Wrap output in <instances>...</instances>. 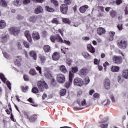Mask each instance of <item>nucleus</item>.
Here are the masks:
<instances>
[{"label":"nucleus","instance_id":"obj_1","mask_svg":"<svg viewBox=\"0 0 128 128\" xmlns=\"http://www.w3.org/2000/svg\"><path fill=\"white\" fill-rule=\"evenodd\" d=\"M50 40L52 42H56L58 41L60 42L65 44H67V46H70V42L69 40H63L58 35V36H51Z\"/></svg>","mask_w":128,"mask_h":128},{"label":"nucleus","instance_id":"obj_2","mask_svg":"<svg viewBox=\"0 0 128 128\" xmlns=\"http://www.w3.org/2000/svg\"><path fill=\"white\" fill-rule=\"evenodd\" d=\"M0 78L4 82V84H6L10 90H12V84H10V82L6 78V76H4V75L2 73H0Z\"/></svg>","mask_w":128,"mask_h":128},{"label":"nucleus","instance_id":"obj_3","mask_svg":"<svg viewBox=\"0 0 128 128\" xmlns=\"http://www.w3.org/2000/svg\"><path fill=\"white\" fill-rule=\"evenodd\" d=\"M38 86L40 92H44V88H48V84L44 81H38Z\"/></svg>","mask_w":128,"mask_h":128},{"label":"nucleus","instance_id":"obj_4","mask_svg":"<svg viewBox=\"0 0 128 128\" xmlns=\"http://www.w3.org/2000/svg\"><path fill=\"white\" fill-rule=\"evenodd\" d=\"M8 32L13 36H18L20 34V28L16 27H12L8 28Z\"/></svg>","mask_w":128,"mask_h":128},{"label":"nucleus","instance_id":"obj_5","mask_svg":"<svg viewBox=\"0 0 128 128\" xmlns=\"http://www.w3.org/2000/svg\"><path fill=\"white\" fill-rule=\"evenodd\" d=\"M56 80L59 84H64L66 82V76L62 74H58L56 76Z\"/></svg>","mask_w":128,"mask_h":128},{"label":"nucleus","instance_id":"obj_6","mask_svg":"<svg viewBox=\"0 0 128 128\" xmlns=\"http://www.w3.org/2000/svg\"><path fill=\"white\" fill-rule=\"evenodd\" d=\"M118 46L120 48H121L122 50H126L128 46V43L126 40H121L118 42Z\"/></svg>","mask_w":128,"mask_h":128},{"label":"nucleus","instance_id":"obj_7","mask_svg":"<svg viewBox=\"0 0 128 128\" xmlns=\"http://www.w3.org/2000/svg\"><path fill=\"white\" fill-rule=\"evenodd\" d=\"M10 40V37L8 36V34L4 33L0 36V40L1 42H3L4 44L8 42V40Z\"/></svg>","mask_w":128,"mask_h":128},{"label":"nucleus","instance_id":"obj_8","mask_svg":"<svg viewBox=\"0 0 128 128\" xmlns=\"http://www.w3.org/2000/svg\"><path fill=\"white\" fill-rule=\"evenodd\" d=\"M113 62L116 64H122V58L120 56H114L112 58Z\"/></svg>","mask_w":128,"mask_h":128},{"label":"nucleus","instance_id":"obj_9","mask_svg":"<svg viewBox=\"0 0 128 128\" xmlns=\"http://www.w3.org/2000/svg\"><path fill=\"white\" fill-rule=\"evenodd\" d=\"M74 76V74L72 73V71L69 72V81L65 84V88H68L70 86L72 85V77Z\"/></svg>","mask_w":128,"mask_h":128},{"label":"nucleus","instance_id":"obj_10","mask_svg":"<svg viewBox=\"0 0 128 128\" xmlns=\"http://www.w3.org/2000/svg\"><path fill=\"white\" fill-rule=\"evenodd\" d=\"M68 6L66 4H62L60 6V11L64 14H66L68 13Z\"/></svg>","mask_w":128,"mask_h":128},{"label":"nucleus","instance_id":"obj_11","mask_svg":"<svg viewBox=\"0 0 128 128\" xmlns=\"http://www.w3.org/2000/svg\"><path fill=\"white\" fill-rule=\"evenodd\" d=\"M104 86L106 90H110V79L106 78L104 82Z\"/></svg>","mask_w":128,"mask_h":128},{"label":"nucleus","instance_id":"obj_12","mask_svg":"<svg viewBox=\"0 0 128 128\" xmlns=\"http://www.w3.org/2000/svg\"><path fill=\"white\" fill-rule=\"evenodd\" d=\"M32 38L34 40H38L40 38V34L36 32H34L32 33Z\"/></svg>","mask_w":128,"mask_h":128},{"label":"nucleus","instance_id":"obj_13","mask_svg":"<svg viewBox=\"0 0 128 128\" xmlns=\"http://www.w3.org/2000/svg\"><path fill=\"white\" fill-rule=\"evenodd\" d=\"M44 76L45 78H48V80H54L52 74L50 71H45Z\"/></svg>","mask_w":128,"mask_h":128},{"label":"nucleus","instance_id":"obj_14","mask_svg":"<svg viewBox=\"0 0 128 128\" xmlns=\"http://www.w3.org/2000/svg\"><path fill=\"white\" fill-rule=\"evenodd\" d=\"M44 12V9L42 6H38L34 10V12L36 14H42Z\"/></svg>","mask_w":128,"mask_h":128},{"label":"nucleus","instance_id":"obj_15","mask_svg":"<svg viewBox=\"0 0 128 128\" xmlns=\"http://www.w3.org/2000/svg\"><path fill=\"white\" fill-rule=\"evenodd\" d=\"M114 34H116V32H109V36L107 38L108 40H110V42L114 40Z\"/></svg>","mask_w":128,"mask_h":128},{"label":"nucleus","instance_id":"obj_16","mask_svg":"<svg viewBox=\"0 0 128 128\" xmlns=\"http://www.w3.org/2000/svg\"><path fill=\"white\" fill-rule=\"evenodd\" d=\"M24 36L26 38L28 41L30 42H32V36H30V34L28 30H26L24 32Z\"/></svg>","mask_w":128,"mask_h":128},{"label":"nucleus","instance_id":"obj_17","mask_svg":"<svg viewBox=\"0 0 128 128\" xmlns=\"http://www.w3.org/2000/svg\"><path fill=\"white\" fill-rule=\"evenodd\" d=\"M90 78L86 77L84 81L82 80H81V86H86L90 84Z\"/></svg>","mask_w":128,"mask_h":128},{"label":"nucleus","instance_id":"obj_18","mask_svg":"<svg viewBox=\"0 0 128 128\" xmlns=\"http://www.w3.org/2000/svg\"><path fill=\"white\" fill-rule=\"evenodd\" d=\"M97 34L99 36H102V34H106V29L102 28H98Z\"/></svg>","mask_w":128,"mask_h":128},{"label":"nucleus","instance_id":"obj_19","mask_svg":"<svg viewBox=\"0 0 128 128\" xmlns=\"http://www.w3.org/2000/svg\"><path fill=\"white\" fill-rule=\"evenodd\" d=\"M38 20V17L36 16H31L28 18V20L30 22L34 23L37 22Z\"/></svg>","mask_w":128,"mask_h":128},{"label":"nucleus","instance_id":"obj_20","mask_svg":"<svg viewBox=\"0 0 128 128\" xmlns=\"http://www.w3.org/2000/svg\"><path fill=\"white\" fill-rule=\"evenodd\" d=\"M52 58L54 60H60V53L55 52L52 56Z\"/></svg>","mask_w":128,"mask_h":128},{"label":"nucleus","instance_id":"obj_21","mask_svg":"<svg viewBox=\"0 0 128 128\" xmlns=\"http://www.w3.org/2000/svg\"><path fill=\"white\" fill-rule=\"evenodd\" d=\"M87 48L89 52L92 54H94V52H96V49H94V48L92 44H88Z\"/></svg>","mask_w":128,"mask_h":128},{"label":"nucleus","instance_id":"obj_22","mask_svg":"<svg viewBox=\"0 0 128 128\" xmlns=\"http://www.w3.org/2000/svg\"><path fill=\"white\" fill-rule=\"evenodd\" d=\"M24 115L26 118H28V120H30L31 122H34L36 120V117L31 116L29 118L28 116V114H26V113H24Z\"/></svg>","mask_w":128,"mask_h":128},{"label":"nucleus","instance_id":"obj_23","mask_svg":"<svg viewBox=\"0 0 128 128\" xmlns=\"http://www.w3.org/2000/svg\"><path fill=\"white\" fill-rule=\"evenodd\" d=\"M122 76L126 78V80H128V70H124L122 72Z\"/></svg>","mask_w":128,"mask_h":128},{"label":"nucleus","instance_id":"obj_24","mask_svg":"<svg viewBox=\"0 0 128 128\" xmlns=\"http://www.w3.org/2000/svg\"><path fill=\"white\" fill-rule=\"evenodd\" d=\"M74 86H80V78H76L74 80Z\"/></svg>","mask_w":128,"mask_h":128},{"label":"nucleus","instance_id":"obj_25","mask_svg":"<svg viewBox=\"0 0 128 128\" xmlns=\"http://www.w3.org/2000/svg\"><path fill=\"white\" fill-rule=\"evenodd\" d=\"M20 62H22V57L17 56L16 57V60L15 61V64L20 66Z\"/></svg>","mask_w":128,"mask_h":128},{"label":"nucleus","instance_id":"obj_26","mask_svg":"<svg viewBox=\"0 0 128 128\" xmlns=\"http://www.w3.org/2000/svg\"><path fill=\"white\" fill-rule=\"evenodd\" d=\"M6 26V21L4 20H0V30H2V28H4Z\"/></svg>","mask_w":128,"mask_h":128},{"label":"nucleus","instance_id":"obj_27","mask_svg":"<svg viewBox=\"0 0 128 128\" xmlns=\"http://www.w3.org/2000/svg\"><path fill=\"white\" fill-rule=\"evenodd\" d=\"M88 8V5H84L80 7V12L84 14L86 12V10Z\"/></svg>","mask_w":128,"mask_h":128},{"label":"nucleus","instance_id":"obj_28","mask_svg":"<svg viewBox=\"0 0 128 128\" xmlns=\"http://www.w3.org/2000/svg\"><path fill=\"white\" fill-rule=\"evenodd\" d=\"M29 54L32 58L36 60V53L35 51L31 50L29 52Z\"/></svg>","mask_w":128,"mask_h":128},{"label":"nucleus","instance_id":"obj_29","mask_svg":"<svg viewBox=\"0 0 128 128\" xmlns=\"http://www.w3.org/2000/svg\"><path fill=\"white\" fill-rule=\"evenodd\" d=\"M22 4V0H15L14 1V4L16 6H20Z\"/></svg>","mask_w":128,"mask_h":128},{"label":"nucleus","instance_id":"obj_30","mask_svg":"<svg viewBox=\"0 0 128 128\" xmlns=\"http://www.w3.org/2000/svg\"><path fill=\"white\" fill-rule=\"evenodd\" d=\"M111 70L113 72H118L120 70V66H112L111 67Z\"/></svg>","mask_w":128,"mask_h":128},{"label":"nucleus","instance_id":"obj_31","mask_svg":"<svg viewBox=\"0 0 128 128\" xmlns=\"http://www.w3.org/2000/svg\"><path fill=\"white\" fill-rule=\"evenodd\" d=\"M60 70L61 72H62V74H66L68 72L66 68V66L64 65H62L60 66Z\"/></svg>","mask_w":128,"mask_h":128},{"label":"nucleus","instance_id":"obj_32","mask_svg":"<svg viewBox=\"0 0 128 128\" xmlns=\"http://www.w3.org/2000/svg\"><path fill=\"white\" fill-rule=\"evenodd\" d=\"M40 60L42 64H44L46 60V58L42 55H39Z\"/></svg>","mask_w":128,"mask_h":128},{"label":"nucleus","instance_id":"obj_33","mask_svg":"<svg viewBox=\"0 0 128 128\" xmlns=\"http://www.w3.org/2000/svg\"><path fill=\"white\" fill-rule=\"evenodd\" d=\"M0 6H3L4 8H6L8 3H6V0H0Z\"/></svg>","mask_w":128,"mask_h":128},{"label":"nucleus","instance_id":"obj_34","mask_svg":"<svg viewBox=\"0 0 128 128\" xmlns=\"http://www.w3.org/2000/svg\"><path fill=\"white\" fill-rule=\"evenodd\" d=\"M88 69L86 68H83L80 70V74L81 76H86L88 74Z\"/></svg>","mask_w":128,"mask_h":128},{"label":"nucleus","instance_id":"obj_35","mask_svg":"<svg viewBox=\"0 0 128 128\" xmlns=\"http://www.w3.org/2000/svg\"><path fill=\"white\" fill-rule=\"evenodd\" d=\"M51 22L52 24H60V20H58V19L57 18H54Z\"/></svg>","mask_w":128,"mask_h":128},{"label":"nucleus","instance_id":"obj_36","mask_svg":"<svg viewBox=\"0 0 128 128\" xmlns=\"http://www.w3.org/2000/svg\"><path fill=\"white\" fill-rule=\"evenodd\" d=\"M44 50L46 52H50V46L48 45L44 46Z\"/></svg>","mask_w":128,"mask_h":128},{"label":"nucleus","instance_id":"obj_37","mask_svg":"<svg viewBox=\"0 0 128 128\" xmlns=\"http://www.w3.org/2000/svg\"><path fill=\"white\" fill-rule=\"evenodd\" d=\"M110 104V100L108 99H107L106 100H104L103 102H102V104L103 106H109Z\"/></svg>","mask_w":128,"mask_h":128},{"label":"nucleus","instance_id":"obj_38","mask_svg":"<svg viewBox=\"0 0 128 128\" xmlns=\"http://www.w3.org/2000/svg\"><path fill=\"white\" fill-rule=\"evenodd\" d=\"M45 10L47 12H54V9L50 7L49 6H46L45 7Z\"/></svg>","mask_w":128,"mask_h":128},{"label":"nucleus","instance_id":"obj_39","mask_svg":"<svg viewBox=\"0 0 128 128\" xmlns=\"http://www.w3.org/2000/svg\"><path fill=\"white\" fill-rule=\"evenodd\" d=\"M86 104H87V103H86V100H83L82 101V106H84L83 108H80V110H84V108H86Z\"/></svg>","mask_w":128,"mask_h":128},{"label":"nucleus","instance_id":"obj_40","mask_svg":"<svg viewBox=\"0 0 128 128\" xmlns=\"http://www.w3.org/2000/svg\"><path fill=\"white\" fill-rule=\"evenodd\" d=\"M22 42H23V44H24V46L25 48H30V43H28V42L26 40H24Z\"/></svg>","mask_w":128,"mask_h":128},{"label":"nucleus","instance_id":"obj_41","mask_svg":"<svg viewBox=\"0 0 128 128\" xmlns=\"http://www.w3.org/2000/svg\"><path fill=\"white\" fill-rule=\"evenodd\" d=\"M51 3L53 4L56 8V6H58V2L56 0H50Z\"/></svg>","mask_w":128,"mask_h":128},{"label":"nucleus","instance_id":"obj_42","mask_svg":"<svg viewBox=\"0 0 128 128\" xmlns=\"http://www.w3.org/2000/svg\"><path fill=\"white\" fill-rule=\"evenodd\" d=\"M60 96H64L66 94V89H62L60 90Z\"/></svg>","mask_w":128,"mask_h":128},{"label":"nucleus","instance_id":"obj_43","mask_svg":"<svg viewBox=\"0 0 128 128\" xmlns=\"http://www.w3.org/2000/svg\"><path fill=\"white\" fill-rule=\"evenodd\" d=\"M2 54H3L4 56L6 58H7V60H10V55L8 54V53H6V52L2 51Z\"/></svg>","mask_w":128,"mask_h":128},{"label":"nucleus","instance_id":"obj_44","mask_svg":"<svg viewBox=\"0 0 128 128\" xmlns=\"http://www.w3.org/2000/svg\"><path fill=\"white\" fill-rule=\"evenodd\" d=\"M124 78L123 76H119L118 77V82L120 84H122L124 80Z\"/></svg>","mask_w":128,"mask_h":128},{"label":"nucleus","instance_id":"obj_45","mask_svg":"<svg viewBox=\"0 0 128 128\" xmlns=\"http://www.w3.org/2000/svg\"><path fill=\"white\" fill-rule=\"evenodd\" d=\"M29 74H32V76H36V70L34 68L30 69Z\"/></svg>","mask_w":128,"mask_h":128},{"label":"nucleus","instance_id":"obj_46","mask_svg":"<svg viewBox=\"0 0 128 128\" xmlns=\"http://www.w3.org/2000/svg\"><path fill=\"white\" fill-rule=\"evenodd\" d=\"M122 23H119L118 26L117 28L119 30H124V28L122 27Z\"/></svg>","mask_w":128,"mask_h":128},{"label":"nucleus","instance_id":"obj_47","mask_svg":"<svg viewBox=\"0 0 128 128\" xmlns=\"http://www.w3.org/2000/svg\"><path fill=\"white\" fill-rule=\"evenodd\" d=\"M82 56L85 58H88V56H90V54H88V53L87 52H82Z\"/></svg>","mask_w":128,"mask_h":128},{"label":"nucleus","instance_id":"obj_48","mask_svg":"<svg viewBox=\"0 0 128 128\" xmlns=\"http://www.w3.org/2000/svg\"><path fill=\"white\" fill-rule=\"evenodd\" d=\"M32 92H33V94H38V88L34 87L32 88Z\"/></svg>","mask_w":128,"mask_h":128},{"label":"nucleus","instance_id":"obj_49","mask_svg":"<svg viewBox=\"0 0 128 128\" xmlns=\"http://www.w3.org/2000/svg\"><path fill=\"white\" fill-rule=\"evenodd\" d=\"M62 22H65L66 24H70V20H68L66 18H64L62 19Z\"/></svg>","mask_w":128,"mask_h":128},{"label":"nucleus","instance_id":"obj_50","mask_svg":"<svg viewBox=\"0 0 128 128\" xmlns=\"http://www.w3.org/2000/svg\"><path fill=\"white\" fill-rule=\"evenodd\" d=\"M17 46L20 50H22V46L20 42H17Z\"/></svg>","mask_w":128,"mask_h":128},{"label":"nucleus","instance_id":"obj_51","mask_svg":"<svg viewBox=\"0 0 128 128\" xmlns=\"http://www.w3.org/2000/svg\"><path fill=\"white\" fill-rule=\"evenodd\" d=\"M22 92H28V86H22Z\"/></svg>","mask_w":128,"mask_h":128},{"label":"nucleus","instance_id":"obj_52","mask_svg":"<svg viewBox=\"0 0 128 128\" xmlns=\"http://www.w3.org/2000/svg\"><path fill=\"white\" fill-rule=\"evenodd\" d=\"M36 70H38V72L39 74H42V68L40 67V66H37L36 68Z\"/></svg>","mask_w":128,"mask_h":128},{"label":"nucleus","instance_id":"obj_53","mask_svg":"<svg viewBox=\"0 0 128 128\" xmlns=\"http://www.w3.org/2000/svg\"><path fill=\"white\" fill-rule=\"evenodd\" d=\"M78 72V67L72 68V72H71L72 74H74L72 72Z\"/></svg>","mask_w":128,"mask_h":128},{"label":"nucleus","instance_id":"obj_54","mask_svg":"<svg viewBox=\"0 0 128 128\" xmlns=\"http://www.w3.org/2000/svg\"><path fill=\"white\" fill-rule=\"evenodd\" d=\"M22 2L24 4H28L30 2V0H23Z\"/></svg>","mask_w":128,"mask_h":128},{"label":"nucleus","instance_id":"obj_55","mask_svg":"<svg viewBox=\"0 0 128 128\" xmlns=\"http://www.w3.org/2000/svg\"><path fill=\"white\" fill-rule=\"evenodd\" d=\"M24 79L26 82H28V80H30V78L27 75L24 76Z\"/></svg>","mask_w":128,"mask_h":128},{"label":"nucleus","instance_id":"obj_56","mask_svg":"<svg viewBox=\"0 0 128 128\" xmlns=\"http://www.w3.org/2000/svg\"><path fill=\"white\" fill-rule=\"evenodd\" d=\"M110 66V63H108V62H104V70H106V66Z\"/></svg>","mask_w":128,"mask_h":128},{"label":"nucleus","instance_id":"obj_57","mask_svg":"<svg viewBox=\"0 0 128 128\" xmlns=\"http://www.w3.org/2000/svg\"><path fill=\"white\" fill-rule=\"evenodd\" d=\"M122 3V0H116V4L117 6H120L121 4Z\"/></svg>","mask_w":128,"mask_h":128},{"label":"nucleus","instance_id":"obj_58","mask_svg":"<svg viewBox=\"0 0 128 128\" xmlns=\"http://www.w3.org/2000/svg\"><path fill=\"white\" fill-rule=\"evenodd\" d=\"M64 4H70V2H72V1L70 0H64Z\"/></svg>","mask_w":128,"mask_h":128},{"label":"nucleus","instance_id":"obj_59","mask_svg":"<svg viewBox=\"0 0 128 128\" xmlns=\"http://www.w3.org/2000/svg\"><path fill=\"white\" fill-rule=\"evenodd\" d=\"M34 2H38L40 4H42L44 2V0H34Z\"/></svg>","mask_w":128,"mask_h":128},{"label":"nucleus","instance_id":"obj_60","mask_svg":"<svg viewBox=\"0 0 128 128\" xmlns=\"http://www.w3.org/2000/svg\"><path fill=\"white\" fill-rule=\"evenodd\" d=\"M110 14L112 17L115 16H116V12H114V10L111 11L110 12Z\"/></svg>","mask_w":128,"mask_h":128},{"label":"nucleus","instance_id":"obj_61","mask_svg":"<svg viewBox=\"0 0 128 128\" xmlns=\"http://www.w3.org/2000/svg\"><path fill=\"white\" fill-rule=\"evenodd\" d=\"M94 98H100V94L96 93L95 94H94L93 95Z\"/></svg>","mask_w":128,"mask_h":128},{"label":"nucleus","instance_id":"obj_62","mask_svg":"<svg viewBox=\"0 0 128 128\" xmlns=\"http://www.w3.org/2000/svg\"><path fill=\"white\" fill-rule=\"evenodd\" d=\"M110 98H111L112 102H116V100L114 99V95H110Z\"/></svg>","mask_w":128,"mask_h":128},{"label":"nucleus","instance_id":"obj_63","mask_svg":"<svg viewBox=\"0 0 128 128\" xmlns=\"http://www.w3.org/2000/svg\"><path fill=\"white\" fill-rule=\"evenodd\" d=\"M100 128H108V124H102L100 125Z\"/></svg>","mask_w":128,"mask_h":128},{"label":"nucleus","instance_id":"obj_64","mask_svg":"<svg viewBox=\"0 0 128 128\" xmlns=\"http://www.w3.org/2000/svg\"><path fill=\"white\" fill-rule=\"evenodd\" d=\"M125 14H128V6H126L124 10Z\"/></svg>","mask_w":128,"mask_h":128}]
</instances>
